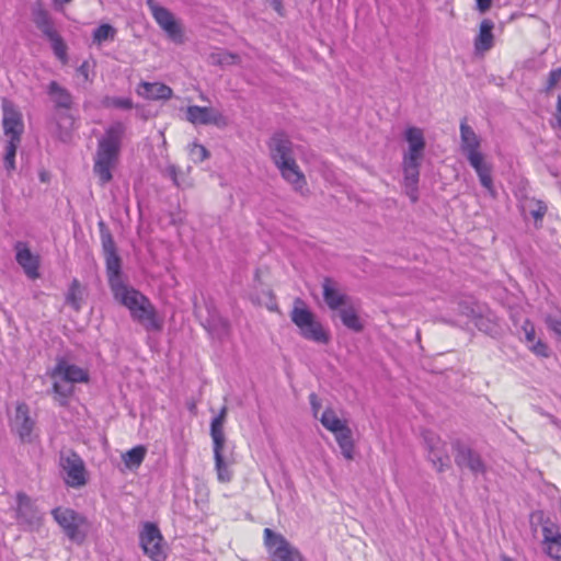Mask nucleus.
I'll return each instance as SVG.
<instances>
[{
  "mask_svg": "<svg viewBox=\"0 0 561 561\" xmlns=\"http://www.w3.org/2000/svg\"><path fill=\"white\" fill-rule=\"evenodd\" d=\"M125 133L126 125L116 121L106 127L98 140L93 158V173L98 176L101 186L106 185L113 179V170L119 160Z\"/></svg>",
  "mask_w": 561,
  "mask_h": 561,
  "instance_id": "f257e3e1",
  "label": "nucleus"
},
{
  "mask_svg": "<svg viewBox=\"0 0 561 561\" xmlns=\"http://www.w3.org/2000/svg\"><path fill=\"white\" fill-rule=\"evenodd\" d=\"M268 149L271 159L283 179L300 195H307L306 176L294 158L293 144L288 136L284 133H276L268 141Z\"/></svg>",
  "mask_w": 561,
  "mask_h": 561,
  "instance_id": "f03ea898",
  "label": "nucleus"
},
{
  "mask_svg": "<svg viewBox=\"0 0 561 561\" xmlns=\"http://www.w3.org/2000/svg\"><path fill=\"white\" fill-rule=\"evenodd\" d=\"M403 137L408 144V149L402 156L403 185L411 201L416 202L420 168L424 158L426 141L423 129L415 126L408 127Z\"/></svg>",
  "mask_w": 561,
  "mask_h": 561,
  "instance_id": "7ed1b4c3",
  "label": "nucleus"
},
{
  "mask_svg": "<svg viewBox=\"0 0 561 561\" xmlns=\"http://www.w3.org/2000/svg\"><path fill=\"white\" fill-rule=\"evenodd\" d=\"M460 131V150L466 156L469 164L476 171L481 185L494 195L492 165L485 161L484 154L481 152V138L474 129L468 125L463 118L459 126Z\"/></svg>",
  "mask_w": 561,
  "mask_h": 561,
  "instance_id": "20e7f679",
  "label": "nucleus"
},
{
  "mask_svg": "<svg viewBox=\"0 0 561 561\" xmlns=\"http://www.w3.org/2000/svg\"><path fill=\"white\" fill-rule=\"evenodd\" d=\"M111 290L114 298L125 306L130 311L133 319L142 324L146 330L153 331L161 328L154 307L139 290L129 287L125 283L113 285Z\"/></svg>",
  "mask_w": 561,
  "mask_h": 561,
  "instance_id": "39448f33",
  "label": "nucleus"
},
{
  "mask_svg": "<svg viewBox=\"0 0 561 561\" xmlns=\"http://www.w3.org/2000/svg\"><path fill=\"white\" fill-rule=\"evenodd\" d=\"M48 375L53 379L54 398L61 407L67 405L69 398L73 394L75 383L89 381L87 369L71 364L64 357L57 358L56 365Z\"/></svg>",
  "mask_w": 561,
  "mask_h": 561,
  "instance_id": "423d86ee",
  "label": "nucleus"
},
{
  "mask_svg": "<svg viewBox=\"0 0 561 561\" xmlns=\"http://www.w3.org/2000/svg\"><path fill=\"white\" fill-rule=\"evenodd\" d=\"M227 408L222 407L219 414L213 419L210 424V436L214 445V458H215V469L217 473V479L221 483H228L232 480L233 471L231 466L233 463L225 455L226 448V436L224 432V424L226 421Z\"/></svg>",
  "mask_w": 561,
  "mask_h": 561,
  "instance_id": "0eeeda50",
  "label": "nucleus"
},
{
  "mask_svg": "<svg viewBox=\"0 0 561 561\" xmlns=\"http://www.w3.org/2000/svg\"><path fill=\"white\" fill-rule=\"evenodd\" d=\"M290 320L299 329L300 335L304 339L319 344L329 343V332L300 298L294 301Z\"/></svg>",
  "mask_w": 561,
  "mask_h": 561,
  "instance_id": "6e6552de",
  "label": "nucleus"
},
{
  "mask_svg": "<svg viewBox=\"0 0 561 561\" xmlns=\"http://www.w3.org/2000/svg\"><path fill=\"white\" fill-rule=\"evenodd\" d=\"M51 515L69 540L77 545L84 542L88 536V519L84 515L61 506L54 508Z\"/></svg>",
  "mask_w": 561,
  "mask_h": 561,
  "instance_id": "1a4fd4ad",
  "label": "nucleus"
},
{
  "mask_svg": "<svg viewBox=\"0 0 561 561\" xmlns=\"http://www.w3.org/2000/svg\"><path fill=\"white\" fill-rule=\"evenodd\" d=\"M10 430L21 443L31 444L37 438L36 420L31 414L25 402H18L13 415L10 417Z\"/></svg>",
  "mask_w": 561,
  "mask_h": 561,
  "instance_id": "9d476101",
  "label": "nucleus"
},
{
  "mask_svg": "<svg viewBox=\"0 0 561 561\" xmlns=\"http://www.w3.org/2000/svg\"><path fill=\"white\" fill-rule=\"evenodd\" d=\"M264 545L271 561H305L301 552L294 547L282 534L270 528L264 529Z\"/></svg>",
  "mask_w": 561,
  "mask_h": 561,
  "instance_id": "9b49d317",
  "label": "nucleus"
},
{
  "mask_svg": "<svg viewBox=\"0 0 561 561\" xmlns=\"http://www.w3.org/2000/svg\"><path fill=\"white\" fill-rule=\"evenodd\" d=\"M146 4L150 10L154 21L168 35V37L176 44L183 43V28L174 14L169 9L161 7L154 0H147Z\"/></svg>",
  "mask_w": 561,
  "mask_h": 561,
  "instance_id": "f8f14e48",
  "label": "nucleus"
},
{
  "mask_svg": "<svg viewBox=\"0 0 561 561\" xmlns=\"http://www.w3.org/2000/svg\"><path fill=\"white\" fill-rule=\"evenodd\" d=\"M422 437L428 461L438 472L447 470L450 466V458L446 443L432 431H424Z\"/></svg>",
  "mask_w": 561,
  "mask_h": 561,
  "instance_id": "ddd939ff",
  "label": "nucleus"
},
{
  "mask_svg": "<svg viewBox=\"0 0 561 561\" xmlns=\"http://www.w3.org/2000/svg\"><path fill=\"white\" fill-rule=\"evenodd\" d=\"M144 553L152 561H165L167 553L163 547V537L159 528L152 523H146L139 535Z\"/></svg>",
  "mask_w": 561,
  "mask_h": 561,
  "instance_id": "4468645a",
  "label": "nucleus"
},
{
  "mask_svg": "<svg viewBox=\"0 0 561 561\" xmlns=\"http://www.w3.org/2000/svg\"><path fill=\"white\" fill-rule=\"evenodd\" d=\"M455 462L459 468H468L474 476L484 474L486 467L481 456L460 440L453 443Z\"/></svg>",
  "mask_w": 561,
  "mask_h": 561,
  "instance_id": "2eb2a0df",
  "label": "nucleus"
},
{
  "mask_svg": "<svg viewBox=\"0 0 561 561\" xmlns=\"http://www.w3.org/2000/svg\"><path fill=\"white\" fill-rule=\"evenodd\" d=\"M60 466L66 473L65 482L71 488H80L87 483V471L82 459L75 453L61 455Z\"/></svg>",
  "mask_w": 561,
  "mask_h": 561,
  "instance_id": "dca6fc26",
  "label": "nucleus"
},
{
  "mask_svg": "<svg viewBox=\"0 0 561 561\" xmlns=\"http://www.w3.org/2000/svg\"><path fill=\"white\" fill-rule=\"evenodd\" d=\"M16 520L20 525L28 528L30 530L36 529L42 524V514L33 503V501L25 493H18L16 495Z\"/></svg>",
  "mask_w": 561,
  "mask_h": 561,
  "instance_id": "f3484780",
  "label": "nucleus"
},
{
  "mask_svg": "<svg viewBox=\"0 0 561 561\" xmlns=\"http://www.w3.org/2000/svg\"><path fill=\"white\" fill-rule=\"evenodd\" d=\"M2 111V126L8 140L21 141V135L24 130L21 113L14 104L8 100H3Z\"/></svg>",
  "mask_w": 561,
  "mask_h": 561,
  "instance_id": "a211bd4d",
  "label": "nucleus"
},
{
  "mask_svg": "<svg viewBox=\"0 0 561 561\" xmlns=\"http://www.w3.org/2000/svg\"><path fill=\"white\" fill-rule=\"evenodd\" d=\"M186 118L194 125H209L221 126L226 124L224 115L207 106L191 105L186 110Z\"/></svg>",
  "mask_w": 561,
  "mask_h": 561,
  "instance_id": "6ab92c4d",
  "label": "nucleus"
},
{
  "mask_svg": "<svg viewBox=\"0 0 561 561\" xmlns=\"http://www.w3.org/2000/svg\"><path fill=\"white\" fill-rule=\"evenodd\" d=\"M14 249L15 260L18 264L23 268L25 275L31 279L38 278L39 256L33 254L27 244L21 241L15 243Z\"/></svg>",
  "mask_w": 561,
  "mask_h": 561,
  "instance_id": "aec40b11",
  "label": "nucleus"
},
{
  "mask_svg": "<svg viewBox=\"0 0 561 561\" xmlns=\"http://www.w3.org/2000/svg\"><path fill=\"white\" fill-rule=\"evenodd\" d=\"M322 290L323 299L331 310L339 311L341 308H344L354 301L350 296L340 290L336 282L329 277L324 278L322 283Z\"/></svg>",
  "mask_w": 561,
  "mask_h": 561,
  "instance_id": "412c9836",
  "label": "nucleus"
},
{
  "mask_svg": "<svg viewBox=\"0 0 561 561\" xmlns=\"http://www.w3.org/2000/svg\"><path fill=\"white\" fill-rule=\"evenodd\" d=\"M172 93L170 87L160 82L142 81L137 88V94L149 100H169Z\"/></svg>",
  "mask_w": 561,
  "mask_h": 561,
  "instance_id": "4be33fe9",
  "label": "nucleus"
},
{
  "mask_svg": "<svg viewBox=\"0 0 561 561\" xmlns=\"http://www.w3.org/2000/svg\"><path fill=\"white\" fill-rule=\"evenodd\" d=\"M47 93L50 100L54 102L56 111L66 110L69 111L73 103L71 93L58 82L51 81L47 87Z\"/></svg>",
  "mask_w": 561,
  "mask_h": 561,
  "instance_id": "5701e85b",
  "label": "nucleus"
},
{
  "mask_svg": "<svg viewBox=\"0 0 561 561\" xmlns=\"http://www.w3.org/2000/svg\"><path fill=\"white\" fill-rule=\"evenodd\" d=\"M494 23L490 19H484L480 23L479 34L474 39V49L477 53H485L493 47L494 36L493 31Z\"/></svg>",
  "mask_w": 561,
  "mask_h": 561,
  "instance_id": "b1692460",
  "label": "nucleus"
},
{
  "mask_svg": "<svg viewBox=\"0 0 561 561\" xmlns=\"http://www.w3.org/2000/svg\"><path fill=\"white\" fill-rule=\"evenodd\" d=\"M54 121L57 127L58 138L61 141H67L75 127V116L69 111L59 110L56 111Z\"/></svg>",
  "mask_w": 561,
  "mask_h": 561,
  "instance_id": "393cba45",
  "label": "nucleus"
},
{
  "mask_svg": "<svg viewBox=\"0 0 561 561\" xmlns=\"http://www.w3.org/2000/svg\"><path fill=\"white\" fill-rule=\"evenodd\" d=\"M358 310L359 308L354 301L339 310L342 323L354 332H360L364 329V324L358 316Z\"/></svg>",
  "mask_w": 561,
  "mask_h": 561,
  "instance_id": "a878e982",
  "label": "nucleus"
},
{
  "mask_svg": "<svg viewBox=\"0 0 561 561\" xmlns=\"http://www.w3.org/2000/svg\"><path fill=\"white\" fill-rule=\"evenodd\" d=\"M32 14L36 27L43 33L45 37H48L57 32L54 27V23L48 11L45 10L42 5H36L33 9Z\"/></svg>",
  "mask_w": 561,
  "mask_h": 561,
  "instance_id": "bb28decb",
  "label": "nucleus"
},
{
  "mask_svg": "<svg viewBox=\"0 0 561 561\" xmlns=\"http://www.w3.org/2000/svg\"><path fill=\"white\" fill-rule=\"evenodd\" d=\"M335 440L341 449L343 457L346 460L354 459L355 444L353 439L352 430L348 427L334 434Z\"/></svg>",
  "mask_w": 561,
  "mask_h": 561,
  "instance_id": "cd10ccee",
  "label": "nucleus"
},
{
  "mask_svg": "<svg viewBox=\"0 0 561 561\" xmlns=\"http://www.w3.org/2000/svg\"><path fill=\"white\" fill-rule=\"evenodd\" d=\"M320 422L324 428L333 434H337L340 431L348 427L347 422L345 420H341L331 408L323 411Z\"/></svg>",
  "mask_w": 561,
  "mask_h": 561,
  "instance_id": "c85d7f7f",
  "label": "nucleus"
},
{
  "mask_svg": "<svg viewBox=\"0 0 561 561\" xmlns=\"http://www.w3.org/2000/svg\"><path fill=\"white\" fill-rule=\"evenodd\" d=\"M105 263L110 287L113 288V285L124 283L121 276V259L117 253L105 255Z\"/></svg>",
  "mask_w": 561,
  "mask_h": 561,
  "instance_id": "c756f323",
  "label": "nucleus"
},
{
  "mask_svg": "<svg viewBox=\"0 0 561 561\" xmlns=\"http://www.w3.org/2000/svg\"><path fill=\"white\" fill-rule=\"evenodd\" d=\"M207 330L218 340H224L229 334V322L227 319L211 314L206 322Z\"/></svg>",
  "mask_w": 561,
  "mask_h": 561,
  "instance_id": "7c9ffc66",
  "label": "nucleus"
},
{
  "mask_svg": "<svg viewBox=\"0 0 561 561\" xmlns=\"http://www.w3.org/2000/svg\"><path fill=\"white\" fill-rule=\"evenodd\" d=\"M146 454L147 448L142 445H138L123 454L122 459L127 469L135 470L141 466Z\"/></svg>",
  "mask_w": 561,
  "mask_h": 561,
  "instance_id": "2f4dec72",
  "label": "nucleus"
},
{
  "mask_svg": "<svg viewBox=\"0 0 561 561\" xmlns=\"http://www.w3.org/2000/svg\"><path fill=\"white\" fill-rule=\"evenodd\" d=\"M208 62L214 66L236 65L240 62V57L237 54L219 49L209 54Z\"/></svg>",
  "mask_w": 561,
  "mask_h": 561,
  "instance_id": "473e14b6",
  "label": "nucleus"
},
{
  "mask_svg": "<svg viewBox=\"0 0 561 561\" xmlns=\"http://www.w3.org/2000/svg\"><path fill=\"white\" fill-rule=\"evenodd\" d=\"M66 302L71 306L76 311L81 309L82 304V289L78 279H73L69 286L66 295Z\"/></svg>",
  "mask_w": 561,
  "mask_h": 561,
  "instance_id": "72a5a7b5",
  "label": "nucleus"
},
{
  "mask_svg": "<svg viewBox=\"0 0 561 561\" xmlns=\"http://www.w3.org/2000/svg\"><path fill=\"white\" fill-rule=\"evenodd\" d=\"M50 42L51 49L55 56L62 62L66 64L68 61L67 56V45L65 44L62 37L58 32L51 34L46 37Z\"/></svg>",
  "mask_w": 561,
  "mask_h": 561,
  "instance_id": "f704fd0d",
  "label": "nucleus"
},
{
  "mask_svg": "<svg viewBox=\"0 0 561 561\" xmlns=\"http://www.w3.org/2000/svg\"><path fill=\"white\" fill-rule=\"evenodd\" d=\"M116 35V30L110 24H101L93 31V43L101 45L106 41H113Z\"/></svg>",
  "mask_w": 561,
  "mask_h": 561,
  "instance_id": "c9c22d12",
  "label": "nucleus"
},
{
  "mask_svg": "<svg viewBox=\"0 0 561 561\" xmlns=\"http://www.w3.org/2000/svg\"><path fill=\"white\" fill-rule=\"evenodd\" d=\"M543 545L553 543L556 540L561 539L559 526L553 522L547 519L542 524Z\"/></svg>",
  "mask_w": 561,
  "mask_h": 561,
  "instance_id": "e433bc0d",
  "label": "nucleus"
},
{
  "mask_svg": "<svg viewBox=\"0 0 561 561\" xmlns=\"http://www.w3.org/2000/svg\"><path fill=\"white\" fill-rule=\"evenodd\" d=\"M102 105L104 107H114L121 110H130L134 104L130 98H118V96H105L102 100Z\"/></svg>",
  "mask_w": 561,
  "mask_h": 561,
  "instance_id": "4c0bfd02",
  "label": "nucleus"
},
{
  "mask_svg": "<svg viewBox=\"0 0 561 561\" xmlns=\"http://www.w3.org/2000/svg\"><path fill=\"white\" fill-rule=\"evenodd\" d=\"M20 142L21 141H7L5 153L3 158V163L7 171H12L15 169V154Z\"/></svg>",
  "mask_w": 561,
  "mask_h": 561,
  "instance_id": "58836bf2",
  "label": "nucleus"
},
{
  "mask_svg": "<svg viewBox=\"0 0 561 561\" xmlns=\"http://www.w3.org/2000/svg\"><path fill=\"white\" fill-rule=\"evenodd\" d=\"M209 156L208 150L199 144H193L190 148V157L194 162H203Z\"/></svg>",
  "mask_w": 561,
  "mask_h": 561,
  "instance_id": "ea45409f",
  "label": "nucleus"
},
{
  "mask_svg": "<svg viewBox=\"0 0 561 561\" xmlns=\"http://www.w3.org/2000/svg\"><path fill=\"white\" fill-rule=\"evenodd\" d=\"M101 240H102V247H103V251H104L105 255L111 254V253H116L115 242L110 232H102Z\"/></svg>",
  "mask_w": 561,
  "mask_h": 561,
  "instance_id": "a19ab883",
  "label": "nucleus"
},
{
  "mask_svg": "<svg viewBox=\"0 0 561 561\" xmlns=\"http://www.w3.org/2000/svg\"><path fill=\"white\" fill-rule=\"evenodd\" d=\"M546 323L550 330L561 336V312L547 316Z\"/></svg>",
  "mask_w": 561,
  "mask_h": 561,
  "instance_id": "79ce46f5",
  "label": "nucleus"
},
{
  "mask_svg": "<svg viewBox=\"0 0 561 561\" xmlns=\"http://www.w3.org/2000/svg\"><path fill=\"white\" fill-rule=\"evenodd\" d=\"M528 347L537 356H541V357L549 356V348H548L547 344L543 343L541 340L534 341L533 343H529Z\"/></svg>",
  "mask_w": 561,
  "mask_h": 561,
  "instance_id": "37998d69",
  "label": "nucleus"
},
{
  "mask_svg": "<svg viewBox=\"0 0 561 561\" xmlns=\"http://www.w3.org/2000/svg\"><path fill=\"white\" fill-rule=\"evenodd\" d=\"M547 554L556 561H561V538L553 543L545 545Z\"/></svg>",
  "mask_w": 561,
  "mask_h": 561,
  "instance_id": "c03bdc74",
  "label": "nucleus"
},
{
  "mask_svg": "<svg viewBox=\"0 0 561 561\" xmlns=\"http://www.w3.org/2000/svg\"><path fill=\"white\" fill-rule=\"evenodd\" d=\"M522 330L525 335V342L527 344L533 343L536 337V330L534 323L529 319H526L522 325Z\"/></svg>",
  "mask_w": 561,
  "mask_h": 561,
  "instance_id": "a18cd8bd",
  "label": "nucleus"
},
{
  "mask_svg": "<svg viewBox=\"0 0 561 561\" xmlns=\"http://www.w3.org/2000/svg\"><path fill=\"white\" fill-rule=\"evenodd\" d=\"M561 80V68L553 69L549 72L546 91L552 90Z\"/></svg>",
  "mask_w": 561,
  "mask_h": 561,
  "instance_id": "49530a36",
  "label": "nucleus"
},
{
  "mask_svg": "<svg viewBox=\"0 0 561 561\" xmlns=\"http://www.w3.org/2000/svg\"><path fill=\"white\" fill-rule=\"evenodd\" d=\"M163 173H164V175L169 176L172 180V182L175 186H178V187L181 186V183L178 178L179 169L176 165H174V164L167 165Z\"/></svg>",
  "mask_w": 561,
  "mask_h": 561,
  "instance_id": "de8ad7c7",
  "label": "nucleus"
},
{
  "mask_svg": "<svg viewBox=\"0 0 561 561\" xmlns=\"http://www.w3.org/2000/svg\"><path fill=\"white\" fill-rule=\"evenodd\" d=\"M272 8L277 12L278 15L284 16L285 15V9L283 5V0H266Z\"/></svg>",
  "mask_w": 561,
  "mask_h": 561,
  "instance_id": "09e8293b",
  "label": "nucleus"
},
{
  "mask_svg": "<svg viewBox=\"0 0 561 561\" xmlns=\"http://www.w3.org/2000/svg\"><path fill=\"white\" fill-rule=\"evenodd\" d=\"M309 401H310L313 414H314V416H317L318 411H319V409L321 407V403H320V401L318 399V396L316 393H310Z\"/></svg>",
  "mask_w": 561,
  "mask_h": 561,
  "instance_id": "8fccbe9b",
  "label": "nucleus"
},
{
  "mask_svg": "<svg viewBox=\"0 0 561 561\" xmlns=\"http://www.w3.org/2000/svg\"><path fill=\"white\" fill-rule=\"evenodd\" d=\"M546 211H547V207L545 205L540 204V205H538L537 209H534L531 211V215L536 220H541L543 218V216L546 215Z\"/></svg>",
  "mask_w": 561,
  "mask_h": 561,
  "instance_id": "3c124183",
  "label": "nucleus"
},
{
  "mask_svg": "<svg viewBox=\"0 0 561 561\" xmlns=\"http://www.w3.org/2000/svg\"><path fill=\"white\" fill-rule=\"evenodd\" d=\"M477 1V8L481 13L486 12L492 4V0H476Z\"/></svg>",
  "mask_w": 561,
  "mask_h": 561,
  "instance_id": "603ef678",
  "label": "nucleus"
},
{
  "mask_svg": "<svg viewBox=\"0 0 561 561\" xmlns=\"http://www.w3.org/2000/svg\"><path fill=\"white\" fill-rule=\"evenodd\" d=\"M77 71L85 81L89 80V64L87 61L82 62Z\"/></svg>",
  "mask_w": 561,
  "mask_h": 561,
  "instance_id": "864d4df0",
  "label": "nucleus"
},
{
  "mask_svg": "<svg viewBox=\"0 0 561 561\" xmlns=\"http://www.w3.org/2000/svg\"><path fill=\"white\" fill-rule=\"evenodd\" d=\"M557 122L559 127H561V94L558 96L557 101Z\"/></svg>",
  "mask_w": 561,
  "mask_h": 561,
  "instance_id": "5fc2aeb1",
  "label": "nucleus"
},
{
  "mask_svg": "<svg viewBox=\"0 0 561 561\" xmlns=\"http://www.w3.org/2000/svg\"><path fill=\"white\" fill-rule=\"evenodd\" d=\"M71 0H53L55 8L59 11H62L64 4L69 3Z\"/></svg>",
  "mask_w": 561,
  "mask_h": 561,
  "instance_id": "6e6d98bb",
  "label": "nucleus"
},
{
  "mask_svg": "<svg viewBox=\"0 0 561 561\" xmlns=\"http://www.w3.org/2000/svg\"><path fill=\"white\" fill-rule=\"evenodd\" d=\"M501 560L502 561H514L512 558L506 557V556H503Z\"/></svg>",
  "mask_w": 561,
  "mask_h": 561,
  "instance_id": "4d7b16f0",
  "label": "nucleus"
}]
</instances>
